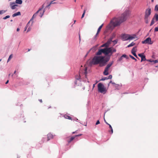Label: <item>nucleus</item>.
<instances>
[{"instance_id": "nucleus-1", "label": "nucleus", "mask_w": 158, "mask_h": 158, "mask_svg": "<svg viewBox=\"0 0 158 158\" xmlns=\"http://www.w3.org/2000/svg\"><path fill=\"white\" fill-rule=\"evenodd\" d=\"M127 14V12L126 11L122 14L118 18H114L111 20L110 25L113 26V27L119 26L122 23L126 20Z\"/></svg>"}, {"instance_id": "nucleus-2", "label": "nucleus", "mask_w": 158, "mask_h": 158, "mask_svg": "<svg viewBox=\"0 0 158 158\" xmlns=\"http://www.w3.org/2000/svg\"><path fill=\"white\" fill-rule=\"evenodd\" d=\"M116 51V49L113 47H110L109 48H105L103 49H101L98 50L96 53L97 55H100L103 53L106 56L109 54L112 55L114 52Z\"/></svg>"}, {"instance_id": "nucleus-3", "label": "nucleus", "mask_w": 158, "mask_h": 158, "mask_svg": "<svg viewBox=\"0 0 158 158\" xmlns=\"http://www.w3.org/2000/svg\"><path fill=\"white\" fill-rule=\"evenodd\" d=\"M104 60V57L103 56H95L91 60L88 61L89 65L91 66L92 65H96L99 64L100 66V64L102 63Z\"/></svg>"}, {"instance_id": "nucleus-4", "label": "nucleus", "mask_w": 158, "mask_h": 158, "mask_svg": "<svg viewBox=\"0 0 158 158\" xmlns=\"http://www.w3.org/2000/svg\"><path fill=\"white\" fill-rule=\"evenodd\" d=\"M98 90L99 92L105 94L107 91V89L105 88L103 84L101 83L98 84Z\"/></svg>"}, {"instance_id": "nucleus-5", "label": "nucleus", "mask_w": 158, "mask_h": 158, "mask_svg": "<svg viewBox=\"0 0 158 158\" xmlns=\"http://www.w3.org/2000/svg\"><path fill=\"white\" fill-rule=\"evenodd\" d=\"M113 61L110 62L106 66L103 72V74L105 75H107L109 74L108 70L109 68L113 64Z\"/></svg>"}, {"instance_id": "nucleus-6", "label": "nucleus", "mask_w": 158, "mask_h": 158, "mask_svg": "<svg viewBox=\"0 0 158 158\" xmlns=\"http://www.w3.org/2000/svg\"><path fill=\"white\" fill-rule=\"evenodd\" d=\"M143 44H151L153 43L151 40V39L150 37L147 38L146 40L142 42Z\"/></svg>"}, {"instance_id": "nucleus-7", "label": "nucleus", "mask_w": 158, "mask_h": 158, "mask_svg": "<svg viewBox=\"0 0 158 158\" xmlns=\"http://www.w3.org/2000/svg\"><path fill=\"white\" fill-rule=\"evenodd\" d=\"M111 55L110 54V55L108 57L106 58L105 59L104 58V60L103 61L102 63L100 64V66L102 67L105 66L107 62L110 60V56Z\"/></svg>"}, {"instance_id": "nucleus-8", "label": "nucleus", "mask_w": 158, "mask_h": 158, "mask_svg": "<svg viewBox=\"0 0 158 158\" xmlns=\"http://www.w3.org/2000/svg\"><path fill=\"white\" fill-rule=\"evenodd\" d=\"M151 9L150 8H148L145 11V17L146 18L148 17L150 15L151 13Z\"/></svg>"}, {"instance_id": "nucleus-9", "label": "nucleus", "mask_w": 158, "mask_h": 158, "mask_svg": "<svg viewBox=\"0 0 158 158\" xmlns=\"http://www.w3.org/2000/svg\"><path fill=\"white\" fill-rule=\"evenodd\" d=\"M136 51H137L136 47H134L131 50V53L132 54L135 56L137 58H138L137 55H136V54L135 53V52H136Z\"/></svg>"}, {"instance_id": "nucleus-10", "label": "nucleus", "mask_w": 158, "mask_h": 158, "mask_svg": "<svg viewBox=\"0 0 158 158\" xmlns=\"http://www.w3.org/2000/svg\"><path fill=\"white\" fill-rule=\"evenodd\" d=\"M112 38H110L106 43H105L106 46V48H109L108 47L111 44V43L112 41Z\"/></svg>"}, {"instance_id": "nucleus-11", "label": "nucleus", "mask_w": 158, "mask_h": 158, "mask_svg": "<svg viewBox=\"0 0 158 158\" xmlns=\"http://www.w3.org/2000/svg\"><path fill=\"white\" fill-rule=\"evenodd\" d=\"M129 34H124L122 35L121 37L124 40H128Z\"/></svg>"}, {"instance_id": "nucleus-12", "label": "nucleus", "mask_w": 158, "mask_h": 158, "mask_svg": "<svg viewBox=\"0 0 158 158\" xmlns=\"http://www.w3.org/2000/svg\"><path fill=\"white\" fill-rule=\"evenodd\" d=\"M75 138V137L72 136L71 137H67L66 138V140L68 143H71Z\"/></svg>"}, {"instance_id": "nucleus-13", "label": "nucleus", "mask_w": 158, "mask_h": 158, "mask_svg": "<svg viewBox=\"0 0 158 158\" xmlns=\"http://www.w3.org/2000/svg\"><path fill=\"white\" fill-rule=\"evenodd\" d=\"M138 55L139 56L141 57V62H142L143 61H144L146 60V59L145 58V56L143 55L142 54L140 53L138 54Z\"/></svg>"}, {"instance_id": "nucleus-14", "label": "nucleus", "mask_w": 158, "mask_h": 158, "mask_svg": "<svg viewBox=\"0 0 158 158\" xmlns=\"http://www.w3.org/2000/svg\"><path fill=\"white\" fill-rule=\"evenodd\" d=\"M15 4V3L14 2H11L10 3V5L11 6V8L12 10L15 9L16 8V6H17V5Z\"/></svg>"}, {"instance_id": "nucleus-15", "label": "nucleus", "mask_w": 158, "mask_h": 158, "mask_svg": "<svg viewBox=\"0 0 158 158\" xmlns=\"http://www.w3.org/2000/svg\"><path fill=\"white\" fill-rule=\"evenodd\" d=\"M136 38V36L135 35H129L128 40H132Z\"/></svg>"}, {"instance_id": "nucleus-16", "label": "nucleus", "mask_w": 158, "mask_h": 158, "mask_svg": "<svg viewBox=\"0 0 158 158\" xmlns=\"http://www.w3.org/2000/svg\"><path fill=\"white\" fill-rule=\"evenodd\" d=\"M48 140V141L51 139L53 138V135L51 133L48 134L47 135Z\"/></svg>"}, {"instance_id": "nucleus-17", "label": "nucleus", "mask_w": 158, "mask_h": 158, "mask_svg": "<svg viewBox=\"0 0 158 158\" xmlns=\"http://www.w3.org/2000/svg\"><path fill=\"white\" fill-rule=\"evenodd\" d=\"M103 25V24H102L98 28L97 33L95 35V38L97 36V35L100 32L101 28H102V27Z\"/></svg>"}, {"instance_id": "nucleus-18", "label": "nucleus", "mask_w": 158, "mask_h": 158, "mask_svg": "<svg viewBox=\"0 0 158 158\" xmlns=\"http://www.w3.org/2000/svg\"><path fill=\"white\" fill-rule=\"evenodd\" d=\"M106 123L109 126V128L111 130L110 131H109V132L111 134H112L113 133V130L110 124L108 123L107 122H106Z\"/></svg>"}, {"instance_id": "nucleus-19", "label": "nucleus", "mask_w": 158, "mask_h": 158, "mask_svg": "<svg viewBox=\"0 0 158 158\" xmlns=\"http://www.w3.org/2000/svg\"><path fill=\"white\" fill-rule=\"evenodd\" d=\"M41 10V9H40L38 11H37L35 14H34L31 19V20H32V19H33L34 18H35L36 16L37 15V14L39 13V12Z\"/></svg>"}, {"instance_id": "nucleus-20", "label": "nucleus", "mask_w": 158, "mask_h": 158, "mask_svg": "<svg viewBox=\"0 0 158 158\" xmlns=\"http://www.w3.org/2000/svg\"><path fill=\"white\" fill-rule=\"evenodd\" d=\"M21 15V13L20 12H18L17 13H15L12 15L13 17H15L17 16L20 15Z\"/></svg>"}, {"instance_id": "nucleus-21", "label": "nucleus", "mask_w": 158, "mask_h": 158, "mask_svg": "<svg viewBox=\"0 0 158 158\" xmlns=\"http://www.w3.org/2000/svg\"><path fill=\"white\" fill-rule=\"evenodd\" d=\"M64 117L66 119L71 120L72 119V117L69 116L65 114L64 116Z\"/></svg>"}, {"instance_id": "nucleus-22", "label": "nucleus", "mask_w": 158, "mask_h": 158, "mask_svg": "<svg viewBox=\"0 0 158 158\" xmlns=\"http://www.w3.org/2000/svg\"><path fill=\"white\" fill-rule=\"evenodd\" d=\"M41 9V10L39 11V13L40 12V14H39V16L41 18L42 17V16H43V14H44V11H42V9Z\"/></svg>"}, {"instance_id": "nucleus-23", "label": "nucleus", "mask_w": 158, "mask_h": 158, "mask_svg": "<svg viewBox=\"0 0 158 158\" xmlns=\"http://www.w3.org/2000/svg\"><path fill=\"white\" fill-rule=\"evenodd\" d=\"M22 0H16L15 1L16 3L21 4L22 3Z\"/></svg>"}, {"instance_id": "nucleus-24", "label": "nucleus", "mask_w": 158, "mask_h": 158, "mask_svg": "<svg viewBox=\"0 0 158 158\" xmlns=\"http://www.w3.org/2000/svg\"><path fill=\"white\" fill-rule=\"evenodd\" d=\"M153 18H154V19H155L156 21H157L158 20V14H156Z\"/></svg>"}, {"instance_id": "nucleus-25", "label": "nucleus", "mask_w": 158, "mask_h": 158, "mask_svg": "<svg viewBox=\"0 0 158 158\" xmlns=\"http://www.w3.org/2000/svg\"><path fill=\"white\" fill-rule=\"evenodd\" d=\"M135 43H134L133 42H132L131 44H129V45H128L127 46V47H131L133 46H134V45H135Z\"/></svg>"}, {"instance_id": "nucleus-26", "label": "nucleus", "mask_w": 158, "mask_h": 158, "mask_svg": "<svg viewBox=\"0 0 158 158\" xmlns=\"http://www.w3.org/2000/svg\"><path fill=\"white\" fill-rule=\"evenodd\" d=\"M7 11V10H0V15H2L5 13Z\"/></svg>"}, {"instance_id": "nucleus-27", "label": "nucleus", "mask_w": 158, "mask_h": 158, "mask_svg": "<svg viewBox=\"0 0 158 158\" xmlns=\"http://www.w3.org/2000/svg\"><path fill=\"white\" fill-rule=\"evenodd\" d=\"M110 83H111L113 85V86H114V85H116L115 83L113 82L112 81H110L109 83L108 84V86H109L110 84Z\"/></svg>"}, {"instance_id": "nucleus-28", "label": "nucleus", "mask_w": 158, "mask_h": 158, "mask_svg": "<svg viewBox=\"0 0 158 158\" xmlns=\"http://www.w3.org/2000/svg\"><path fill=\"white\" fill-rule=\"evenodd\" d=\"M148 17L146 18V17H145V22L146 23H148Z\"/></svg>"}, {"instance_id": "nucleus-29", "label": "nucleus", "mask_w": 158, "mask_h": 158, "mask_svg": "<svg viewBox=\"0 0 158 158\" xmlns=\"http://www.w3.org/2000/svg\"><path fill=\"white\" fill-rule=\"evenodd\" d=\"M12 56H13L12 54H11L10 56H9V58L8 59V60H7V62H8L10 60V59L12 58Z\"/></svg>"}, {"instance_id": "nucleus-30", "label": "nucleus", "mask_w": 158, "mask_h": 158, "mask_svg": "<svg viewBox=\"0 0 158 158\" xmlns=\"http://www.w3.org/2000/svg\"><path fill=\"white\" fill-rule=\"evenodd\" d=\"M154 18H153L152 19L150 26H152L154 24Z\"/></svg>"}, {"instance_id": "nucleus-31", "label": "nucleus", "mask_w": 158, "mask_h": 158, "mask_svg": "<svg viewBox=\"0 0 158 158\" xmlns=\"http://www.w3.org/2000/svg\"><path fill=\"white\" fill-rule=\"evenodd\" d=\"M115 85H114V87H115L116 89H118V88H119V85L117 84H115Z\"/></svg>"}, {"instance_id": "nucleus-32", "label": "nucleus", "mask_w": 158, "mask_h": 158, "mask_svg": "<svg viewBox=\"0 0 158 158\" xmlns=\"http://www.w3.org/2000/svg\"><path fill=\"white\" fill-rule=\"evenodd\" d=\"M155 10L156 11H158V5H156L155 6Z\"/></svg>"}, {"instance_id": "nucleus-33", "label": "nucleus", "mask_w": 158, "mask_h": 158, "mask_svg": "<svg viewBox=\"0 0 158 158\" xmlns=\"http://www.w3.org/2000/svg\"><path fill=\"white\" fill-rule=\"evenodd\" d=\"M130 56L132 59L135 60V61H137V60L132 56L130 55Z\"/></svg>"}, {"instance_id": "nucleus-34", "label": "nucleus", "mask_w": 158, "mask_h": 158, "mask_svg": "<svg viewBox=\"0 0 158 158\" xmlns=\"http://www.w3.org/2000/svg\"><path fill=\"white\" fill-rule=\"evenodd\" d=\"M85 10H84V12L82 15V16L81 17V19H82L84 17L85 14Z\"/></svg>"}, {"instance_id": "nucleus-35", "label": "nucleus", "mask_w": 158, "mask_h": 158, "mask_svg": "<svg viewBox=\"0 0 158 158\" xmlns=\"http://www.w3.org/2000/svg\"><path fill=\"white\" fill-rule=\"evenodd\" d=\"M10 17V16L9 15H7L6 16H5V17H4L3 18V19H7L9 18Z\"/></svg>"}, {"instance_id": "nucleus-36", "label": "nucleus", "mask_w": 158, "mask_h": 158, "mask_svg": "<svg viewBox=\"0 0 158 158\" xmlns=\"http://www.w3.org/2000/svg\"><path fill=\"white\" fill-rule=\"evenodd\" d=\"M112 77V76L111 75H109L108 77H107L108 79H111Z\"/></svg>"}, {"instance_id": "nucleus-37", "label": "nucleus", "mask_w": 158, "mask_h": 158, "mask_svg": "<svg viewBox=\"0 0 158 158\" xmlns=\"http://www.w3.org/2000/svg\"><path fill=\"white\" fill-rule=\"evenodd\" d=\"M106 79H108L107 77H104L103 78H102V79H101L100 80L101 81H104Z\"/></svg>"}, {"instance_id": "nucleus-38", "label": "nucleus", "mask_w": 158, "mask_h": 158, "mask_svg": "<svg viewBox=\"0 0 158 158\" xmlns=\"http://www.w3.org/2000/svg\"><path fill=\"white\" fill-rule=\"evenodd\" d=\"M122 56L123 57V58L124 57L126 58H128V57H127V55L125 54H123Z\"/></svg>"}, {"instance_id": "nucleus-39", "label": "nucleus", "mask_w": 158, "mask_h": 158, "mask_svg": "<svg viewBox=\"0 0 158 158\" xmlns=\"http://www.w3.org/2000/svg\"><path fill=\"white\" fill-rule=\"evenodd\" d=\"M84 73L85 74V77H86V74H87V69H86V68L85 69V72Z\"/></svg>"}, {"instance_id": "nucleus-40", "label": "nucleus", "mask_w": 158, "mask_h": 158, "mask_svg": "<svg viewBox=\"0 0 158 158\" xmlns=\"http://www.w3.org/2000/svg\"><path fill=\"white\" fill-rule=\"evenodd\" d=\"M153 62L154 63H156L158 62V60H153Z\"/></svg>"}, {"instance_id": "nucleus-41", "label": "nucleus", "mask_w": 158, "mask_h": 158, "mask_svg": "<svg viewBox=\"0 0 158 158\" xmlns=\"http://www.w3.org/2000/svg\"><path fill=\"white\" fill-rule=\"evenodd\" d=\"M104 47H105L106 48V45H105V44H103L101 46V48Z\"/></svg>"}, {"instance_id": "nucleus-42", "label": "nucleus", "mask_w": 158, "mask_h": 158, "mask_svg": "<svg viewBox=\"0 0 158 158\" xmlns=\"http://www.w3.org/2000/svg\"><path fill=\"white\" fill-rule=\"evenodd\" d=\"M155 31H158V27H156L155 29Z\"/></svg>"}, {"instance_id": "nucleus-43", "label": "nucleus", "mask_w": 158, "mask_h": 158, "mask_svg": "<svg viewBox=\"0 0 158 158\" xmlns=\"http://www.w3.org/2000/svg\"><path fill=\"white\" fill-rule=\"evenodd\" d=\"M100 123V122L99 121V120H98L96 123V125H98V124H99Z\"/></svg>"}, {"instance_id": "nucleus-44", "label": "nucleus", "mask_w": 158, "mask_h": 158, "mask_svg": "<svg viewBox=\"0 0 158 158\" xmlns=\"http://www.w3.org/2000/svg\"><path fill=\"white\" fill-rule=\"evenodd\" d=\"M123 59V57L121 56L119 59L118 60L119 61H121Z\"/></svg>"}, {"instance_id": "nucleus-45", "label": "nucleus", "mask_w": 158, "mask_h": 158, "mask_svg": "<svg viewBox=\"0 0 158 158\" xmlns=\"http://www.w3.org/2000/svg\"><path fill=\"white\" fill-rule=\"evenodd\" d=\"M82 135L81 134H79V135H75V136H74V137H75V138L76 137H77V136H80L81 135Z\"/></svg>"}, {"instance_id": "nucleus-46", "label": "nucleus", "mask_w": 158, "mask_h": 158, "mask_svg": "<svg viewBox=\"0 0 158 158\" xmlns=\"http://www.w3.org/2000/svg\"><path fill=\"white\" fill-rule=\"evenodd\" d=\"M29 22H30V21H29V22L27 24L26 26L25 27V29H24V31H26V30L27 28V26L28 24L29 23Z\"/></svg>"}, {"instance_id": "nucleus-47", "label": "nucleus", "mask_w": 158, "mask_h": 158, "mask_svg": "<svg viewBox=\"0 0 158 158\" xmlns=\"http://www.w3.org/2000/svg\"><path fill=\"white\" fill-rule=\"evenodd\" d=\"M113 42H114V44H116L117 42V41L116 40H114L113 41Z\"/></svg>"}, {"instance_id": "nucleus-48", "label": "nucleus", "mask_w": 158, "mask_h": 158, "mask_svg": "<svg viewBox=\"0 0 158 158\" xmlns=\"http://www.w3.org/2000/svg\"><path fill=\"white\" fill-rule=\"evenodd\" d=\"M50 5L51 4H49L47 6H46L45 8H49V7L50 6Z\"/></svg>"}, {"instance_id": "nucleus-49", "label": "nucleus", "mask_w": 158, "mask_h": 158, "mask_svg": "<svg viewBox=\"0 0 158 158\" xmlns=\"http://www.w3.org/2000/svg\"><path fill=\"white\" fill-rule=\"evenodd\" d=\"M31 29L30 27H29L27 30V32H28L30 31L31 30Z\"/></svg>"}, {"instance_id": "nucleus-50", "label": "nucleus", "mask_w": 158, "mask_h": 158, "mask_svg": "<svg viewBox=\"0 0 158 158\" xmlns=\"http://www.w3.org/2000/svg\"><path fill=\"white\" fill-rule=\"evenodd\" d=\"M147 60L148 61H149L150 62H153V60Z\"/></svg>"}, {"instance_id": "nucleus-51", "label": "nucleus", "mask_w": 158, "mask_h": 158, "mask_svg": "<svg viewBox=\"0 0 158 158\" xmlns=\"http://www.w3.org/2000/svg\"><path fill=\"white\" fill-rule=\"evenodd\" d=\"M55 3V2H53V1H52L50 3V4L51 5V4Z\"/></svg>"}, {"instance_id": "nucleus-52", "label": "nucleus", "mask_w": 158, "mask_h": 158, "mask_svg": "<svg viewBox=\"0 0 158 158\" xmlns=\"http://www.w3.org/2000/svg\"><path fill=\"white\" fill-rule=\"evenodd\" d=\"M39 101L41 102V103H42V99H39Z\"/></svg>"}, {"instance_id": "nucleus-53", "label": "nucleus", "mask_w": 158, "mask_h": 158, "mask_svg": "<svg viewBox=\"0 0 158 158\" xmlns=\"http://www.w3.org/2000/svg\"><path fill=\"white\" fill-rule=\"evenodd\" d=\"M20 29L19 28H18L17 29V31H19Z\"/></svg>"}, {"instance_id": "nucleus-54", "label": "nucleus", "mask_w": 158, "mask_h": 158, "mask_svg": "<svg viewBox=\"0 0 158 158\" xmlns=\"http://www.w3.org/2000/svg\"><path fill=\"white\" fill-rule=\"evenodd\" d=\"M9 82V80H8L6 81V82L5 84H7Z\"/></svg>"}, {"instance_id": "nucleus-55", "label": "nucleus", "mask_w": 158, "mask_h": 158, "mask_svg": "<svg viewBox=\"0 0 158 158\" xmlns=\"http://www.w3.org/2000/svg\"><path fill=\"white\" fill-rule=\"evenodd\" d=\"M95 84H93V88H94L95 87Z\"/></svg>"}, {"instance_id": "nucleus-56", "label": "nucleus", "mask_w": 158, "mask_h": 158, "mask_svg": "<svg viewBox=\"0 0 158 158\" xmlns=\"http://www.w3.org/2000/svg\"><path fill=\"white\" fill-rule=\"evenodd\" d=\"M78 77H79V78H77V77H76V78L77 80H79L80 78V76H78Z\"/></svg>"}, {"instance_id": "nucleus-57", "label": "nucleus", "mask_w": 158, "mask_h": 158, "mask_svg": "<svg viewBox=\"0 0 158 158\" xmlns=\"http://www.w3.org/2000/svg\"><path fill=\"white\" fill-rule=\"evenodd\" d=\"M75 133H76V131L73 132L72 134H74Z\"/></svg>"}, {"instance_id": "nucleus-58", "label": "nucleus", "mask_w": 158, "mask_h": 158, "mask_svg": "<svg viewBox=\"0 0 158 158\" xmlns=\"http://www.w3.org/2000/svg\"><path fill=\"white\" fill-rule=\"evenodd\" d=\"M16 71H15L14 72V74H15L16 73Z\"/></svg>"}, {"instance_id": "nucleus-59", "label": "nucleus", "mask_w": 158, "mask_h": 158, "mask_svg": "<svg viewBox=\"0 0 158 158\" xmlns=\"http://www.w3.org/2000/svg\"><path fill=\"white\" fill-rule=\"evenodd\" d=\"M44 4H43V5H42V8H44Z\"/></svg>"}, {"instance_id": "nucleus-60", "label": "nucleus", "mask_w": 158, "mask_h": 158, "mask_svg": "<svg viewBox=\"0 0 158 158\" xmlns=\"http://www.w3.org/2000/svg\"><path fill=\"white\" fill-rule=\"evenodd\" d=\"M104 121L106 123V122H107L106 121V120H105V119H104Z\"/></svg>"}, {"instance_id": "nucleus-61", "label": "nucleus", "mask_w": 158, "mask_h": 158, "mask_svg": "<svg viewBox=\"0 0 158 158\" xmlns=\"http://www.w3.org/2000/svg\"><path fill=\"white\" fill-rule=\"evenodd\" d=\"M30 51V49H28V51Z\"/></svg>"}, {"instance_id": "nucleus-62", "label": "nucleus", "mask_w": 158, "mask_h": 158, "mask_svg": "<svg viewBox=\"0 0 158 158\" xmlns=\"http://www.w3.org/2000/svg\"><path fill=\"white\" fill-rule=\"evenodd\" d=\"M79 39H80V35L79 36Z\"/></svg>"}, {"instance_id": "nucleus-63", "label": "nucleus", "mask_w": 158, "mask_h": 158, "mask_svg": "<svg viewBox=\"0 0 158 158\" xmlns=\"http://www.w3.org/2000/svg\"><path fill=\"white\" fill-rule=\"evenodd\" d=\"M152 0V2H153V1H154V0Z\"/></svg>"}, {"instance_id": "nucleus-64", "label": "nucleus", "mask_w": 158, "mask_h": 158, "mask_svg": "<svg viewBox=\"0 0 158 158\" xmlns=\"http://www.w3.org/2000/svg\"><path fill=\"white\" fill-rule=\"evenodd\" d=\"M76 20H74V23H75V22H76Z\"/></svg>"}]
</instances>
